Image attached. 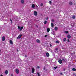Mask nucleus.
Returning a JSON list of instances; mask_svg holds the SVG:
<instances>
[{"label": "nucleus", "instance_id": "31", "mask_svg": "<svg viewBox=\"0 0 76 76\" xmlns=\"http://www.w3.org/2000/svg\"><path fill=\"white\" fill-rule=\"evenodd\" d=\"M48 17L46 18V20H48Z\"/></svg>", "mask_w": 76, "mask_h": 76}, {"label": "nucleus", "instance_id": "18", "mask_svg": "<svg viewBox=\"0 0 76 76\" xmlns=\"http://www.w3.org/2000/svg\"><path fill=\"white\" fill-rule=\"evenodd\" d=\"M51 26L52 27H53L54 26V24L53 23H51Z\"/></svg>", "mask_w": 76, "mask_h": 76}, {"label": "nucleus", "instance_id": "17", "mask_svg": "<svg viewBox=\"0 0 76 76\" xmlns=\"http://www.w3.org/2000/svg\"><path fill=\"white\" fill-rule=\"evenodd\" d=\"M21 2L22 3H24V1L23 0H21Z\"/></svg>", "mask_w": 76, "mask_h": 76}, {"label": "nucleus", "instance_id": "30", "mask_svg": "<svg viewBox=\"0 0 76 76\" xmlns=\"http://www.w3.org/2000/svg\"><path fill=\"white\" fill-rule=\"evenodd\" d=\"M49 3H50V4H51V1H49Z\"/></svg>", "mask_w": 76, "mask_h": 76}, {"label": "nucleus", "instance_id": "22", "mask_svg": "<svg viewBox=\"0 0 76 76\" xmlns=\"http://www.w3.org/2000/svg\"><path fill=\"white\" fill-rule=\"evenodd\" d=\"M65 33H66V34H68V33H69V31H65Z\"/></svg>", "mask_w": 76, "mask_h": 76}, {"label": "nucleus", "instance_id": "14", "mask_svg": "<svg viewBox=\"0 0 76 76\" xmlns=\"http://www.w3.org/2000/svg\"><path fill=\"white\" fill-rule=\"evenodd\" d=\"M5 74H6V75H7V74H8V71L7 70L5 72Z\"/></svg>", "mask_w": 76, "mask_h": 76}, {"label": "nucleus", "instance_id": "33", "mask_svg": "<svg viewBox=\"0 0 76 76\" xmlns=\"http://www.w3.org/2000/svg\"><path fill=\"white\" fill-rule=\"evenodd\" d=\"M54 69H57V67H54Z\"/></svg>", "mask_w": 76, "mask_h": 76}, {"label": "nucleus", "instance_id": "41", "mask_svg": "<svg viewBox=\"0 0 76 76\" xmlns=\"http://www.w3.org/2000/svg\"><path fill=\"white\" fill-rule=\"evenodd\" d=\"M1 76H3V75H1Z\"/></svg>", "mask_w": 76, "mask_h": 76}, {"label": "nucleus", "instance_id": "36", "mask_svg": "<svg viewBox=\"0 0 76 76\" xmlns=\"http://www.w3.org/2000/svg\"><path fill=\"white\" fill-rule=\"evenodd\" d=\"M68 42H70V41H69V39H68Z\"/></svg>", "mask_w": 76, "mask_h": 76}, {"label": "nucleus", "instance_id": "28", "mask_svg": "<svg viewBox=\"0 0 76 76\" xmlns=\"http://www.w3.org/2000/svg\"><path fill=\"white\" fill-rule=\"evenodd\" d=\"M39 68H40V67H39V66H37V69H39Z\"/></svg>", "mask_w": 76, "mask_h": 76}, {"label": "nucleus", "instance_id": "40", "mask_svg": "<svg viewBox=\"0 0 76 76\" xmlns=\"http://www.w3.org/2000/svg\"><path fill=\"white\" fill-rule=\"evenodd\" d=\"M11 75L12 76H13V75L11 74Z\"/></svg>", "mask_w": 76, "mask_h": 76}, {"label": "nucleus", "instance_id": "34", "mask_svg": "<svg viewBox=\"0 0 76 76\" xmlns=\"http://www.w3.org/2000/svg\"><path fill=\"white\" fill-rule=\"evenodd\" d=\"M10 21H11V23H12V19H10Z\"/></svg>", "mask_w": 76, "mask_h": 76}, {"label": "nucleus", "instance_id": "4", "mask_svg": "<svg viewBox=\"0 0 76 76\" xmlns=\"http://www.w3.org/2000/svg\"><path fill=\"white\" fill-rule=\"evenodd\" d=\"M22 36V34L20 35L17 37V39H19V38H21V37Z\"/></svg>", "mask_w": 76, "mask_h": 76}, {"label": "nucleus", "instance_id": "15", "mask_svg": "<svg viewBox=\"0 0 76 76\" xmlns=\"http://www.w3.org/2000/svg\"><path fill=\"white\" fill-rule=\"evenodd\" d=\"M72 4L73 3L72 2H69V4H70V5H72Z\"/></svg>", "mask_w": 76, "mask_h": 76}, {"label": "nucleus", "instance_id": "20", "mask_svg": "<svg viewBox=\"0 0 76 76\" xmlns=\"http://www.w3.org/2000/svg\"><path fill=\"white\" fill-rule=\"evenodd\" d=\"M72 70L73 71H76V69L75 68H73L72 69Z\"/></svg>", "mask_w": 76, "mask_h": 76}, {"label": "nucleus", "instance_id": "11", "mask_svg": "<svg viewBox=\"0 0 76 76\" xmlns=\"http://www.w3.org/2000/svg\"><path fill=\"white\" fill-rule=\"evenodd\" d=\"M71 36H70V35H68L67 36V38H68L69 39H70V38H71Z\"/></svg>", "mask_w": 76, "mask_h": 76}, {"label": "nucleus", "instance_id": "7", "mask_svg": "<svg viewBox=\"0 0 76 76\" xmlns=\"http://www.w3.org/2000/svg\"><path fill=\"white\" fill-rule=\"evenodd\" d=\"M58 62L60 64H61V63H62V60H61L60 59L58 61Z\"/></svg>", "mask_w": 76, "mask_h": 76}, {"label": "nucleus", "instance_id": "16", "mask_svg": "<svg viewBox=\"0 0 76 76\" xmlns=\"http://www.w3.org/2000/svg\"><path fill=\"white\" fill-rule=\"evenodd\" d=\"M74 25H75V23H72L71 24V26H72V27H73L74 26Z\"/></svg>", "mask_w": 76, "mask_h": 76}, {"label": "nucleus", "instance_id": "37", "mask_svg": "<svg viewBox=\"0 0 76 76\" xmlns=\"http://www.w3.org/2000/svg\"><path fill=\"white\" fill-rule=\"evenodd\" d=\"M52 46V45H51V44H50V46L51 47V46Z\"/></svg>", "mask_w": 76, "mask_h": 76}, {"label": "nucleus", "instance_id": "8", "mask_svg": "<svg viewBox=\"0 0 76 76\" xmlns=\"http://www.w3.org/2000/svg\"><path fill=\"white\" fill-rule=\"evenodd\" d=\"M47 31L48 32H49L50 31V28H47Z\"/></svg>", "mask_w": 76, "mask_h": 76}, {"label": "nucleus", "instance_id": "42", "mask_svg": "<svg viewBox=\"0 0 76 76\" xmlns=\"http://www.w3.org/2000/svg\"><path fill=\"white\" fill-rule=\"evenodd\" d=\"M25 57H26V56L25 55Z\"/></svg>", "mask_w": 76, "mask_h": 76}, {"label": "nucleus", "instance_id": "9", "mask_svg": "<svg viewBox=\"0 0 76 76\" xmlns=\"http://www.w3.org/2000/svg\"><path fill=\"white\" fill-rule=\"evenodd\" d=\"M46 55L47 57H49L50 56V54H49V53H46Z\"/></svg>", "mask_w": 76, "mask_h": 76}, {"label": "nucleus", "instance_id": "3", "mask_svg": "<svg viewBox=\"0 0 76 76\" xmlns=\"http://www.w3.org/2000/svg\"><path fill=\"white\" fill-rule=\"evenodd\" d=\"M34 14L35 16H37V12L36 11H35L34 12Z\"/></svg>", "mask_w": 76, "mask_h": 76}, {"label": "nucleus", "instance_id": "29", "mask_svg": "<svg viewBox=\"0 0 76 76\" xmlns=\"http://www.w3.org/2000/svg\"><path fill=\"white\" fill-rule=\"evenodd\" d=\"M40 6H43V4L42 3L41 4Z\"/></svg>", "mask_w": 76, "mask_h": 76}, {"label": "nucleus", "instance_id": "35", "mask_svg": "<svg viewBox=\"0 0 76 76\" xmlns=\"http://www.w3.org/2000/svg\"><path fill=\"white\" fill-rule=\"evenodd\" d=\"M51 21H52V22H54V20L52 19L51 20Z\"/></svg>", "mask_w": 76, "mask_h": 76}, {"label": "nucleus", "instance_id": "5", "mask_svg": "<svg viewBox=\"0 0 76 76\" xmlns=\"http://www.w3.org/2000/svg\"><path fill=\"white\" fill-rule=\"evenodd\" d=\"M36 42L37 43H40V40L39 39H37L36 40Z\"/></svg>", "mask_w": 76, "mask_h": 76}, {"label": "nucleus", "instance_id": "38", "mask_svg": "<svg viewBox=\"0 0 76 76\" xmlns=\"http://www.w3.org/2000/svg\"><path fill=\"white\" fill-rule=\"evenodd\" d=\"M36 7H38V6H36Z\"/></svg>", "mask_w": 76, "mask_h": 76}, {"label": "nucleus", "instance_id": "13", "mask_svg": "<svg viewBox=\"0 0 76 76\" xmlns=\"http://www.w3.org/2000/svg\"><path fill=\"white\" fill-rule=\"evenodd\" d=\"M10 43L11 44H13V42L11 40H10Z\"/></svg>", "mask_w": 76, "mask_h": 76}, {"label": "nucleus", "instance_id": "6", "mask_svg": "<svg viewBox=\"0 0 76 76\" xmlns=\"http://www.w3.org/2000/svg\"><path fill=\"white\" fill-rule=\"evenodd\" d=\"M2 40L3 41H5V37H4V36L2 38Z\"/></svg>", "mask_w": 76, "mask_h": 76}, {"label": "nucleus", "instance_id": "39", "mask_svg": "<svg viewBox=\"0 0 76 76\" xmlns=\"http://www.w3.org/2000/svg\"><path fill=\"white\" fill-rule=\"evenodd\" d=\"M60 74L61 75H62V73H61Z\"/></svg>", "mask_w": 76, "mask_h": 76}, {"label": "nucleus", "instance_id": "2", "mask_svg": "<svg viewBox=\"0 0 76 76\" xmlns=\"http://www.w3.org/2000/svg\"><path fill=\"white\" fill-rule=\"evenodd\" d=\"M15 72L17 74H19V69H16L15 70Z\"/></svg>", "mask_w": 76, "mask_h": 76}, {"label": "nucleus", "instance_id": "12", "mask_svg": "<svg viewBox=\"0 0 76 76\" xmlns=\"http://www.w3.org/2000/svg\"><path fill=\"white\" fill-rule=\"evenodd\" d=\"M35 7V5H34V4H33L32 5V8H34Z\"/></svg>", "mask_w": 76, "mask_h": 76}, {"label": "nucleus", "instance_id": "1", "mask_svg": "<svg viewBox=\"0 0 76 76\" xmlns=\"http://www.w3.org/2000/svg\"><path fill=\"white\" fill-rule=\"evenodd\" d=\"M18 29H19L20 31H21V30H22V29H23V27L22 26L21 27H20V26H18Z\"/></svg>", "mask_w": 76, "mask_h": 76}, {"label": "nucleus", "instance_id": "24", "mask_svg": "<svg viewBox=\"0 0 76 76\" xmlns=\"http://www.w3.org/2000/svg\"><path fill=\"white\" fill-rule=\"evenodd\" d=\"M72 18L73 19H75V16H72Z\"/></svg>", "mask_w": 76, "mask_h": 76}, {"label": "nucleus", "instance_id": "32", "mask_svg": "<svg viewBox=\"0 0 76 76\" xmlns=\"http://www.w3.org/2000/svg\"><path fill=\"white\" fill-rule=\"evenodd\" d=\"M47 36H48V35H45V37H47Z\"/></svg>", "mask_w": 76, "mask_h": 76}, {"label": "nucleus", "instance_id": "21", "mask_svg": "<svg viewBox=\"0 0 76 76\" xmlns=\"http://www.w3.org/2000/svg\"><path fill=\"white\" fill-rule=\"evenodd\" d=\"M47 21H45L44 22V24H47Z\"/></svg>", "mask_w": 76, "mask_h": 76}, {"label": "nucleus", "instance_id": "25", "mask_svg": "<svg viewBox=\"0 0 76 76\" xmlns=\"http://www.w3.org/2000/svg\"><path fill=\"white\" fill-rule=\"evenodd\" d=\"M66 41V39L64 38V41L65 42Z\"/></svg>", "mask_w": 76, "mask_h": 76}, {"label": "nucleus", "instance_id": "10", "mask_svg": "<svg viewBox=\"0 0 76 76\" xmlns=\"http://www.w3.org/2000/svg\"><path fill=\"white\" fill-rule=\"evenodd\" d=\"M34 71H35V69H34V68H32V72L33 73H34Z\"/></svg>", "mask_w": 76, "mask_h": 76}, {"label": "nucleus", "instance_id": "27", "mask_svg": "<svg viewBox=\"0 0 76 76\" xmlns=\"http://www.w3.org/2000/svg\"><path fill=\"white\" fill-rule=\"evenodd\" d=\"M37 75H38V76H40V75H39V73L38 72L37 73Z\"/></svg>", "mask_w": 76, "mask_h": 76}, {"label": "nucleus", "instance_id": "23", "mask_svg": "<svg viewBox=\"0 0 76 76\" xmlns=\"http://www.w3.org/2000/svg\"><path fill=\"white\" fill-rule=\"evenodd\" d=\"M56 43H57V44H59V42L58 41H56Z\"/></svg>", "mask_w": 76, "mask_h": 76}, {"label": "nucleus", "instance_id": "26", "mask_svg": "<svg viewBox=\"0 0 76 76\" xmlns=\"http://www.w3.org/2000/svg\"><path fill=\"white\" fill-rule=\"evenodd\" d=\"M55 50H56V51H58V48H56L55 49Z\"/></svg>", "mask_w": 76, "mask_h": 76}, {"label": "nucleus", "instance_id": "19", "mask_svg": "<svg viewBox=\"0 0 76 76\" xmlns=\"http://www.w3.org/2000/svg\"><path fill=\"white\" fill-rule=\"evenodd\" d=\"M57 29H58V28L57 27L55 28V31H57Z\"/></svg>", "mask_w": 76, "mask_h": 76}]
</instances>
